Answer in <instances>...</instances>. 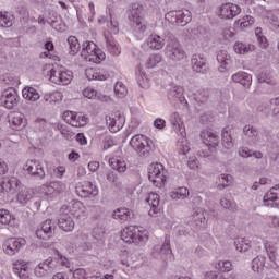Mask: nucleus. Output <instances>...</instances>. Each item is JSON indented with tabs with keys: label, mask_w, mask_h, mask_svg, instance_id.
<instances>
[{
	"label": "nucleus",
	"mask_w": 279,
	"mask_h": 279,
	"mask_svg": "<svg viewBox=\"0 0 279 279\" xmlns=\"http://www.w3.org/2000/svg\"><path fill=\"white\" fill-rule=\"evenodd\" d=\"M66 190V184L62 181H49L41 186L36 189V194L34 190L29 187H24L19 190L16 194V202L20 206H27L28 204L34 205L37 210L40 209L41 199H52L53 197L60 195L62 191ZM40 197V198H39Z\"/></svg>",
	"instance_id": "obj_1"
},
{
	"label": "nucleus",
	"mask_w": 279,
	"mask_h": 279,
	"mask_svg": "<svg viewBox=\"0 0 279 279\" xmlns=\"http://www.w3.org/2000/svg\"><path fill=\"white\" fill-rule=\"evenodd\" d=\"M169 123L174 132L181 136V140L178 141L179 154L186 156L191 151V146L189 144V140H186V129L184 128L182 116L178 112H172L169 116Z\"/></svg>",
	"instance_id": "obj_2"
},
{
	"label": "nucleus",
	"mask_w": 279,
	"mask_h": 279,
	"mask_svg": "<svg viewBox=\"0 0 279 279\" xmlns=\"http://www.w3.org/2000/svg\"><path fill=\"white\" fill-rule=\"evenodd\" d=\"M121 239L124 243L145 245L149 241V231L142 226H129L122 230Z\"/></svg>",
	"instance_id": "obj_3"
},
{
	"label": "nucleus",
	"mask_w": 279,
	"mask_h": 279,
	"mask_svg": "<svg viewBox=\"0 0 279 279\" xmlns=\"http://www.w3.org/2000/svg\"><path fill=\"white\" fill-rule=\"evenodd\" d=\"M130 146L138 156H149L154 151L156 144L147 135L136 134L130 140Z\"/></svg>",
	"instance_id": "obj_4"
},
{
	"label": "nucleus",
	"mask_w": 279,
	"mask_h": 279,
	"mask_svg": "<svg viewBox=\"0 0 279 279\" xmlns=\"http://www.w3.org/2000/svg\"><path fill=\"white\" fill-rule=\"evenodd\" d=\"M81 56L84 60L93 62L94 64H101V62L106 60V52L97 48V44L94 41L83 43Z\"/></svg>",
	"instance_id": "obj_5"
},
{
	"label": "nucleus",
	"mask_w": 279,
	"mask_h": 279,
	"mask_svg": "<svg viewBox=\"0 0 279 279\" xmlns=\"http://www.w3.org/2000/svg\"><path fill=\"white\" fill-rule=\"evenodd\" d=\"M163 51L166 58H168V60H171L172 62H182L187 58L186 51L177 38L170 39L167 43Z\"/></svg>",
	"instance_id": "obj_6"
},
{
	"label": "nucleus",
	"mask_w": 279,
	"mask_h": 279,
	"mask_svg": "<svg viewBox=\"0 0 279 279\" xmlns=\"http://www.w3.org/2000/svg\"><path fill=\"white\" fill-rule=\"evenodd\" d=\"M48 77L52 84H58L59 86H69V84H71L73 81V71L64 66L52 68L48 72Z\"/></svg>",
	"instance_id": "obj_7"
},
{
	"label": "nucleus",
	"mask_w": 279,
	"mask_h": 279,
	"mask_svg": "<svg viewBox=\"0 0 279 279\" xmlns=\"http://www.w3.org/2000/svg\"><path fill=\"white\" fill-rule=\"evenodd\" d=\"M148 180L157 189H162V185L167 182V170L162 163H150L148 167Z\"/></svg>",
	"instance_id": "obj_8"
},
{
	"label": "nucleus",
	"mask_w": 279,
	"mask_h": 279,
	"mask_svg": "<svg viewBox=\"0 0 279 279\" xmlns=\"http://www.w3.org/2000/svg\"><path fill=\"white\" fill-rule=\"evenodd\" d=\"M165 19L172 25H181V27H184L193 21V14L187 9H182L178 11H169L166 13Z\"/></svg>",
	"instance_id": "obj_9"
},
{
	"label": "nucleus",
	"mask_w": 279,
	"mask_h": 279,
	"mask_svg": "<svg viewBox=\"0 0 279 279\" xmlns=\"http://www.w3.org/2000/svg\"><path fill=\"white\" fill-rule=\"evenodd\" d=\"M60 269V263L53 257H48L46 260L39 263L35 269L34 275L36 278H49L52 271H58Z\"/></svg>",
	"instance_id": "obj_10"
},
{
	"label": "nucleus",
	"mask_w": 279,
	"mask_h": 279,
	"mask_svg": "<svg viewBox=\"0 0 279 279\" xmlns=\"http://www.w3.org/2000/svg\"><path fill=\"white\" fill-rule=\"evenodd\" d=\"M39 25H50L56 32H66V24L62 21V17L56 12H49L46 15L38 17Z\"/></svg>",
	"instance_id": "obj_11"
},
{
	"label": "nucleus",
	"mask_w": 279,
	"mask_h": 279,
	"mask_svg": "<svg viewBox=\"0 0 279 279\" xmlns=\"http://www.w3.org/2000/svg\"><path fill=\"white\" fill-rule=\"evenodd\" d=\"M150 256L156 260H169L173 256V251L171 250V240L169 236L165 238L162 244H156L150 253Z\"/></svg>",
	"instance_id": "obj_12"
},
{
	"label": "nucleus",
	"mask_w": 279,
	"mask_h": 279,
	"mask_svg": "<svg viewBox=\"0 0 279 279\" xmlns=\"http://www.w3.org/2000/svg\"><path fill=\"white\" fill-rule=\"evenodd\" d=\"M26 241L23 238H9L2 243V252L7 256H16L23 247H25Z\"/></svg>",
	"instance_id": "obj_13"
},
{
	"label": "nucleus",
	"mask_w": 279,
	"mask_h": 279,
	"mask_svg": "<svg viewBox=\"0 0 279 279\" xmlns=\"http://www.w3.org/2000/svg\"><path fill=\"white\" fill-rule=\"evenodd\" d=\"M21 189V181L16 177H4L0 181V197H5L8 193L14 195Z\"/></svg>",
	"instance_id": "obj_14"
},
{
	"label": "nucleus",
	"mask_w": 279,
	"mask_h": 279,
	"mask_svg": "<svg viewBox=\"0 0 279 279\" xmlns=\"http://www.w3.org/2000/svg\"><path fill=\"white\" fill-rule=\"evenodd\" d=\"M58 225L63 232H73L75 229V221L73 220V216L69 213L68 205L61 207Z\"/></svg>",
	"instance_id": "obj_15"
},
{
	"label": "nucleus",
	"mask_w": 279,
	"mask_h": 279,
	"mask_svg": "<svg viewBox=\"0 0 279 279\" xmlns=\"http://www.w3.org/2000/svg\"><path fill=\"white\" fill-rule=\"evenodd\" d=\"M239 14H241V7L236 3L226 2L218 9V16L225 21H232Z\"/></svg>",
	"instance_id": "obj_16"
},
{
	"label": "nucleus",
	"mask_w": 279,
	"mask_h": 279,
	"mask_svg": "<svg viewBox=\"0 0 279 279\" xmlns=\"http://www.w3.org/2000/svg\"><path fill=\"white\" fill-rule=\"evenodd\" d=\"M23 171L28 173V175H35L40 180H45L47 175L45 172V166L40 162V160L36 159H28L23 166Z\"/></svg>",
	"instance_id": "obj_17"
},
{
	"label": "nucleus",
	"mask_w": 279,
	"mask_h": 279,
	"mask_svg": "<svg viewBox=\"0 0 279 279\" xmlns=\"http://www.w3.org/2000/svg\"><path fill=\"white\" fill-rule=\"evenodd\" d=\"M0 102L7 110H14L19 106V94L16 89L9 87L1 92Z\"/></svg>",
	"instance_id": "obj_18"
},
{
	"label": "nucleus",
	"mask_w": 279,
	"mask_h": 279,
	"mask_svg": "<svg viewBox=\"0 0 279 279\" xmlns=\"http://www.w3.org/2000/svg\"><path fill=\"white\" fill-rule=\"evenodd\" d=\"M106 123L110 132L114 134L125 125V116L120 111L113 112L106 117Z\"/></svg>",
	"instance_id": "obj_19"
},
{
	"label": "nucleus",
	"mask_w": 279,
	"mask_h": 279,
	"mask_svg": "<svg viewBox=\"0 0 279 279\" xmlns=\"http://www.w3.org/2000/svg\"><path fill=\"white\" fill-rule=\"evenodd\" d=\"M78 197H97L99 195V189L90 181H83L75 187Z\"/></svg>",
	"instance_id": "obj_20"
},
{
	"label": "nucleus",
	"mask_w": 279,
	"mask_h": 279,
	"mask_svg": "<svg viewBox=\"0 0 279 279\" xmlns=\"http://www.w3.org/2000/svg\"><path fill=\"white\" fill-rule=\"evenodd\" d=\"M63 121L72 125V128H83L88 123V118L83 113H77L75 111H65L62 116Z\"/></svg>",
	"instance_id": "obj_21"
},
{
	"label": "nucleus",
	"mask_w": 279,
	"mask_h": 279,
	"mask_svg": "<svg viewBox=\"0 0 279 279\" xmlns=\"http://www.w3.org/2000/svg\"><path fill=\"white\" fill-rule=\"evenodd\" d=\"M85 75L89 82L97 80L98 82H106L110 77V71L101 68H87Z\"/></svg>",
	"instance_id": "obj_22"
},
{
	"label": "nucleus",
	"mask_w": 279,
	"mask_h": 279,
	"mask_svg": "<svg viewBox=\"0 0 279 279\" xmlns=\"http://www.w3.org/2000/svg\"><path fill=\"white\" fill-rule=\"evenodd\" d=\"M37 239H41L43 241H49L50 236H53V221L48 219L44 221L35 232Z\"/></svg>",
	"instance_id": "obj_23"
},
{
	"label": "nucleus",
	"mask_w": 279,
	"mask_h": 279,
	"mask_svg": "<svg viewBox=\"0 0 279 279\" xmlns=\"http://www.w3.org/2000/svg\"><path fill=\"white\" fill-rule=\"evenodd\" d=\"M146 203L150 207L148 215L150 217H158L160 213V195L158 193H149L146 197Z\"/></svg>",
	"instance_id": "obj_24"
},
{
	"label": "nucleus",
	"mask_w": 279,
	"mask_h": 279,
	"mask_svg": "<svg viewBox=\"0 0 279 279\" xmlns=\"http://www.w3.org/2000/svg\"><path fill=\"white\" fill-rule=\"evenodd\" d=\"M9 125L12 130H21L25 128V114L19 111H12L8 116Z\"/></svg>",
	"instance_id": "obj_25"
},
{
	"label": "nucleus",
	"mask_w": 279,
	"mask_h": 279,
	"mask_svg": "<svg viewBox=\"0 0 279 279\" xmlns=\"http://www.w3.org/2000/svg\"><path fill=\"white\" fill-rule=\"evenodd\" d=\"M201 138L206 147H211V149L219 147V135L216 132L210 130L203 131Z\"/></svg>",
	"instance_id": "obj_26"
},
{
	"label": "nucleus",
	"mask_w": 279,
	"mask_h": 279,
	"mask_svg": "<svg viewBox=\"0 0 279 279\" xmlns=\"http://www.w3.org/2000/svg\"><path fill=\"white\" fill-rule=\"evenodd\" d=\"M264 206L274 208V206L279 205V184L271 187L263 198Z\"/></svg>",
	"instance_id": "obj_27"
},
{
	"label": "nucleus",
	"mask_w": 279,
	"mask_h": 279,
	"mask_svg": "<svg viewBox=\"0 0 279 279\" xmlns=\"http://www.w3.org/2000/svg\"><path fill=\"white\" fill-rule=\"evenodd\" d=\"M13 271L19 276L20 279H32L29 278V264L24 260H16L13 264Z\"/></svg>",
	"instance_id": "obj_28"
},
{
	"label": "nucleus",
	"mask_w": 279,
	"mask_h": 279,
	"mask_svg": "<svg viewBox=\"0 0 279 279\" xmlns=\"http://www.w3.org/2000/svg\"><path fill=\"white\" fill-rule=\"evenodd\" d=\"M143 4L141 3H132L130 7H129V10H128V16H129V21L130 23H138V21H143V17L141 16V14H143Z\"/></svg>",
	"instance_id": "obj_29"
},
{
	"label": "nucleus",
	"mask_w": 279,
	"mask_h": 279,
	"mask_svg": "<svg viewBox=\"0 0 279 279\" xmlns=\"http://www.w3.org/2000/svg\"><path fill=\"white\" fill-rule=\"evenodd\" d=\"M191 226H194L197 228V230L206 228V213L203 211L202 208L194 210L193 215L191 216Z\"/></svg>",
	"instance_id": "obj_30"
},
{
	"label": "nucleus",
	"mask_w": 279,
	"mask_h": 279,
	"mask_svg": "<svg viewBox=\"0 0 279 279\" xmlns=\"http://www.w3.org/2000/svg\"><path fill=\"white\" fill-rule=\"evenodd\" d=\"M109 167L118 171V173H125L128 171V163L121 156H112L108 159Z\"/></svg>",
	"instance_id": "obj_31"
},
{
	"label": "nucleus",
	"mask_w": 279,
	"mask_h": 279,
	"mask_svg": "<svg viewBox=\"0 0 279 279\" xmlns=\"http://www.w3.org/2000/svg\"><path fill=\"white\" fill-rule=\"evenodd\" d=\"M218 63L220 64L219 71L220 73H226L230 65L232 64V56L228 53L226 50H220L217 54Z\"/></svg>",
	"instance_id": "obj_32"
},
{
	"label": "nucleus",
	"mask_w": 279,
	"mask_h": 279,
	"mask_svg": "<svg viewBox=\"0 0 279 279\" xmlns=\"http://www.w3.org/2000/svg\"><path fill=\"white\" fill-rule=\"evenodd\" d=\"M232 82L235 84H241L244 88H250L252 86V76L250 73L244 71H239L231 76Z\"/></svg>",
	"instance_id": "obj_33"
},
{
	"label": "nucleus",
	"mask_w": 279,
	"mask_h": 279,
	"mask_svg": "<svg viewBox=\"0 0 279 279\" xmlns=\"http://www.w3.org/2000/svg\"><path fill=\"white\" fill-rule=\"evenodd\" d=\"M69 213L72 217H86V206L80 201H72L68 206Z\"/></svg>",
	"instance_id": "obj_34"
},
{
	"label": "nucleus",
	"mask_w": 279,
	"mask_h": 279,
	"mask_svg": "<svg viewBox=\"0 0 279 279\" xmlns=\"http://www.w3.org/2000/svg\"><path fill=\"white\" fill-rule=\"evenodd\" d=\"M146 45L147 47H149V49L159 51V49H162V47H165V37L158 34H151L150 36L147 37Z\"/></svg>",
	"instance_id": "obj_35"
},
{
	"label": "nucleus",
	"mask_w": 279,
	"mask_h": 279,
	"mask_svg": "<svg viewBox=\"0 0 279 279\" xmlns=\"http://www.w3.org/2000/svg\"><path fill=\"white\" fill-rule=\"evenodd\" d=\"M43 98L46 101V104H49L50 106H58L59 104H62L64 95L62 94V92L53 90L45 93Z\"/></svg>",
	"instance_id": "obj_36"
},
{
	"label": "nucleus",
	"mask_w": 279,
	"mask_h": 279,
	"mask_svg": "<svg viewBox=\"0 0 279 279\" xmlns=\"http://www.w3.org/2000/svg\"><path fill=\"white\" fill-rule=\"evenodd\" d=\"M0 223L3 226H10L11 228H14L19 226V220L10 210L8 209H0Z\"/></svg>",
	"instance_id": "obj_37"
},
{
	"label": "nucleus",
	"mask_w": 279,
	"mask_h": 279,
	"mask_svg": "<svg viewBox=\"0 0 279 279\" xmlns=\"http://www.w3.org/2000/svg\"><path fill=\"white\" fill-rule=\"evenodd\" d=\"M243 132L245 136H248V138H252L254 145H258L259 143H263L264 135L256 130V128L252 125H245L243 129Z\"/></svg>",
	"instance_id": "obj_38"
},
{
	"label": "nucleus",
	"mask_w": 279,
	"mask_h": 279,
	"mask_svg": "<svg viewBox=\"0 0 279 279\" xmlns=\"http://www.w3.org/2000/svg\"><path fill=\"white\" fill-rule=\"evenodd\" d=\"M106 49L112 56H121V46L114 40V37L105 33Z\"/></svg>",
	"instance_id": "obj_39"
},
{
	"label": "nucleus",
	"mask_w": 279,
	"mask_h": 279,
	"mask_svg": "<svg viewBox=\"0 0 279 279\" xmlns=\"http://www.w3.org/2000/svg\"><path fill=\"white\" fill-rule=\"evenodd\" d=\"M192 66L196 73H204L206 71V58H204V54H194L192 57Z\"/></svg>",
	"instance_id": "obj_40"
},
{
	"label": "nucleus",
	"mask_w": 279,
	"mask_h": 279,
	"mask_svg": "<svg viewBox=\"0 0 279 279\" xmlns=\"http://www.w3.org/2000/svg\"><path fill=\"white\" fill-rule=\"evenodd\" d=\"M22 97L26 99V101H38L40 99V93L38 89L32 86H26L22 89Z\"/></svg>",
	"instance_id": "obj_41"
},
{
	"label": "nucleus",
	"mask_w": 279,
	"mask_h": 279,
	"mask_svg": "<svg viewBox=\"0 0 279 279\" xmlns=\"http://www.w3.org/2000/svg\"><path fill=\"white\" fill-rule=\"evenodd\" d=\"M256 47L251 44H245L243 41H235L233 44V50L238 56H245V53H252Z\"/></svg>",
	"instance_id": "obj_42"
},
{
	"label": "nucleus",
	"mask_w": 279,
	"mask_h": 279,
	"mask_svg": "<svg viewBox=\"0 0 279 279\" xmlns=\"http://www.w3.org/2000/svg\"><path fill=\"white\" fill-rule=\"evenodd\" d=\"M136 82L141 88L147 89L151 86V82L145 71H143V66L138 65L136 71Z\"/></svg>",
	"instance_id": "obj_43"
},
{
	"label": "nucleus",
	"mask_w": 279,
	"mask_h": 279,
	"mask_svg": "<svg viewBox=\"0 0 279 279\" xmlns=\"http://www.w3.org/2000/svg\"><path fill=\"white\" fill-rule=\"evenodd\" d=\"M254 23H256V20L252 15H245L236 20L234 26L243 32L245 29H250Z\"/></svg>",
	"instance_id": "obj_44"
},
{
	"label": "nucleus",
	"mask_w": 279,
	"mask_h": 279,
	"mask_svg": "<svg viewBox=\"0 0 279 279\" xmlns=\"http://www.w3.org/2000/svg\"><path fill=\"white\" fill-rule=\"evenodd\" d=\"M257 80L260 84H276V80H274V71L271 69H264L257 74Z\"/></svg>",
	"instance_id": "obj_45"
},
{
	"label": "nucleus",
	"mask_w": 279,
	"mask_h": 279,
	"mask_svg": "<svg viewBox=\"0 0 279 279\" xmlns=\"http://www.w3.org/2000/svg\"><path fill=\"white\" fill-rule=\"evenodd\" d=\"M133 34L137 40H143V36H145V32H147V24L143 22V20H140L138 22H133Z\"/></svg>",
	"instance_id": "obj_46"
},
{
	"label": "nucleus",
	"mask_w": 279,
	"mask_h": 279,
	"mask_svg": "<svg viewBox=\"0 0 279 279\" xmlns=\"http://www.w3.org/2000/svg\"><path fill=\"white\" fill-rule=\"evenodd\" d=\"M234 247L236 252H250L252 250V242L245 238H238L234 240Z\"/></svg>",
	"instance_id": "obj_47"
},
{
	"label": "nucleus",
	"mask_w": 279,
	"mask_h": 279,
	"mask_svg": "<svg viewBox=\"0 0 279 279\" xmlns=\"http://www.w3.org/2000/svg\"><path fill=\"white\" fill-rule=\"evenodd\" d=\"M190 195L189 189L185 186L177 187L169 193L171 199H186Z\"/></svg>",
	"instance_id": "obj_48"
},
{
	"label": "nucleus",
	"mask_w": 279,
	"mask_h": 279,
	"mask_svg": "<svg viewBox=\"0 0 279 279\" xmlns=\"http://www.w3.org/2000/svg\"><path fill=\"white\" fill-rule=\"evenodd\" d=\"M112 217L117 221H129L132 217V211L128 208H118L113 211Z\"/></svg>",
	"instance_id": "obj_49"
},
{
	"label": "nucleus",
	"mask_w": 279,
	"mask_h": 279,
	"mask_svg": "<svg viewBox=\"0 0 279 279\" xmlns=\"http://www.w3.org/2000/svg\"><path fill=\"white\" fill-rule=\"evenodd\" d=\"M68 45L70 49V56H77V53H80V49H82V45H80V40H77V37L75 36L68 37Z\"/></svg>",
	"instance_id": "obj_50"
},
{
	"label": "nucleus",
	"mask_w": 279,
	"mask_h": 279,
	"mask_svg": "<svg viewBox=\"0 0 279 279\" xmlns=\"http://www.w3.org/2000/svg\"><path fill=\"white\" fill-rule=\"evenodd\" d=\"M14 16L7 11H0V27H12Z\"/></svg>",
	"instance_id": "obj_51"
},
{
	"label": "nucleus",
	"mask_w": 279,
	"mask_h": 279,
	"mask_svg": "<svg viewBox=\"0 0 279 279\" xmlns=\"http://www.w3.org/2000/svg\"><path fill=\"white\" fill-rule=\"evenodd\" d=\"M265 263H267V259L265 256H257L252 262V269L256 274H260L263 269H265Z\"/></svg>",
	"instance_id": "obj_52"
},
{
	"label": "nucleus",
	"mask_w": 279,
	"mask_h": 279,
	"mask_svg": "<svg viewBox=\"0 0 279 279\" xmlns=\"http://www.w3.org/2000/svg\"><path fill=\"white\" fill-rule=\"evenodd\" d=\"M169 99H180V101H186L184 98V88L182 86H174L168 94Z\"/></svg>",
	"instance_id": "obj_53"
},
{
	"label": "nucleus",
	"mask_w": 279,
	"mask_h": 279,
	"mask_svg": "<svg viewBox=\"0 0 279 279\" xmlns=\"http://www.w3.org/2000/svg\"><path fill=\"white\" fill-rule=\"evenodd\" d=\"M113 90L116 93V97H119V99L128 97V86H125L123 82H117L114 84Z\"/></svg>",
	"instance_id": "obj_54"
},
{
	"label": "nucleus",
	"mask_w": 279,
	"mask_h": 279,
	"mask_svg": "<svg viewBox=\"0 0 279 279\" xmlns=\"http://www.w3.org/2000/svg\"><path fill=\"white\" fill-rule=\"evenodd\" d=\"M222 147L225 149H233L234 148V141H232V135H230V132L228 130H222Z\"/></svg>",
	"instance_id": "obj_55"
},
{
	"label": "nucleus",
	"mask_w": 279,
	"mask_h": 279,
	"mask_svg": "<svg viewBox=\"0 0 279 279\" xmlns=\"http://www.w3.org/2000/svg\"><path fill=\"white\" fill-rule=\"evenodd\" d=\"M216 269H219V271H222L223 274H230V271L234 269V264L230 260H219L216 265Z\"/></svg>",
	"instance_id": "obj_56"
},
{
	"label": "nucleus",
	"mask_w": 279,
	"mask_h": 279,
	"mask_svg": "<svg viewBox=\"0 0 279 279\" xmlns=\"http://www.w3.org/2000/svg\"><path fill=\"white\" fill-rule=\"evenodd\" d=\"M57 129L59 130L61 136H63V138H65L66 141H73V138H75V133L69 130L66 126L62 124H57Z\"/></svg>",
	"instance_id": "obj_57"
},
{
	"label": "nucleus",
	"mask_w": 279,
	"mask_h": 279,
	"mask_svg": "<svg viewBox=\"0 0 279 279\" xmlns=\"http://www.w3.org/2000/svg\"><path fill=\"white\" fill-rule=\"evenodd\" d=\"M233 180H234V178L232 177V174L222 173L219 177L218 187L219 189H227V186H230V184H232Z\"/></svg>",
	"instance_id": "obj_58"
},
{
	"label": "nucleus",
	"mask_w": 279,
	"mask_h": 279,
	"mask_svg": "<svg viewBox=\"0 0 279 279\" xmlns=\"http://www.w3.org/2000/svg\"><path fill=\"white\" fill-rule=\"evenodd\" d=\"M160 62H162L161 54H151L146 61V66L147 69H154V66H158Z\"/></svg>",
	"instance_id": "obj_59"
},
{
	"label": "nucleus",
	"mask_w": 279,
	"mask_h": 279,
	"mask_svg": "<svg viewBox=\"0 0 279 279\" xmlns=\"http://www.w3.org/2000/svg\"><path fill=\"white\" fill-rule=\"evenodd\" d=\"M90 270L77 268L72 272L73 279H88Z\"/></svg>",
	"instance_id": "obj_60"
},
{
	"label": "nucleus",
	"mask_w": 279,
	"mask_h": 279,
	"mask_svg": "<svg viewBox=\"0 0 279 279\" xmlns=\"http://www.w3.org/2000/svg\"><path fill=\"white\" fill-rule=\"evenodd\" d=\"M52 259H57L59 263V269L60 267H66L68 269L71 267V260L66 258V256H63L62 254L58 253L56 257H52Z\"/></svg>",
	"instance_id": "obj_61"
},
{
	"label": "nucleus",
	"mask_w": 279,
	"mask_h": 279,
	"mask_svg": "<svg viewBox=\"0 0 279 279\" xmlns=\"http://www.w3.org/2000/svg\"><path fill=\"white\" fill-rule=\"evenodd\" d=\"M83 95L84 97H86L87 99H99V94L97 93V90L93 87H87L83 90Z\"/></svg>",
	"instance_id": "obj_62"
},
{
	"label": "nucleus",
	"mask_w": 279,
	"mask_h": 279,
	"mask_svg": "<svg viewBox=\"0 0 279 279\" xmlns=\"http://www.w3.org/2000/svg\"><path fill=\"white\" fill-rule=\"evenodd\" d=\"M270 267L272 269H279V255L274 253L269 254Z\"/></svg>",
	"instance_id": "obj_63"
},
{
	"label": "nucleus",
	"mask_w": 279,
	"mask_h": 279,
	"mask_svg": "<svg viewBox=\"0 0 279 279\" xmlns=\"http://www.w3.org/2000/svg\"><path fill=\"white\" fill-rule=\"evenodd\" d=\"M108 28L110 34H117L119 32V22L111 17Z\"/></svg>",
	"instance_id": "obj_64"
}]
</instances>
